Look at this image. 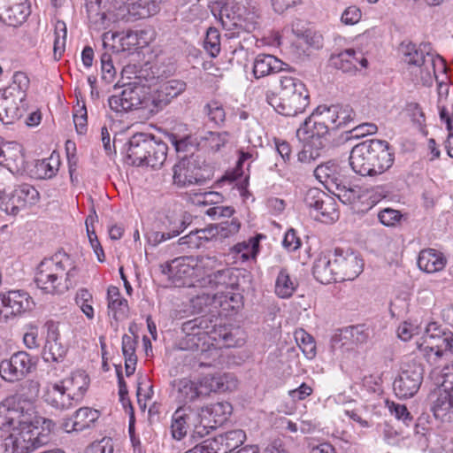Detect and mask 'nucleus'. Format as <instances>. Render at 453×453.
<instances>
[{"mask_svg": "<svg viewBox=\"0 0 453 453\" xmlns=\"http://www.w3.org/2000/svg\"><path fill=\"white\" fill-rule=\"evenodd\" d=\"M268 104L280 114L284 116H296L303 112L309 105V94L307 89L278 98L274 95H266Z\"/></svg>", "mask_w": 453, "mask_h": 453, "instance_id": "19", "label": "nucleus"}, {"mask_svg": "<svg viewBox=\"0 0 453 453\" xmlns=\"http://www.w3.org/2000/svg\"><path fill=\"white\" fill-rule=\"evenodd\" d=\"M24 99H17L7 95L5 90H0V120L11 124L22 116V104Z\"/></svg>", "mask_w": 453, "mask_h": 453, "instance_id": "32", "label": "nucleus"}, {"mask_svg": "<svg viewBox=\"0 0 453 453\" xmlns=\"http://www.w3.org/2000/svg\"><path fill=\"white\" fill-rule=\"evenodd\" d=\"M319 107L323 113L322 118L326 119L332 130L345 127L354 121L356 114L348 104H332L329 106L322 104L319 105Z\"/></svg>", "mask_w": 453, "mask_h": 453, "instance_id": "23", "label": "nucleus"}, {"mask_svg": "<svg viewBox=\"0 0 453 453\" xmlns=\"http://www.w3.org/2000/svg\"><path fill=\"white\" fill-rule=\"evenodd\" d=\"M181 18L188 23H193L203 19L205 11L198 3L192 4L185 11L180 12Z\"/></svg>", "mask_w": 453, "mask_h": 453, "instance_id": "61", "label": "nucleus"}, {"mask_svg": "<svg viewBox=\"0 0 453 453\" xmlns=\"http://www.w3.org/2000/svg\"><path fill=\"white\" fill-rule=\"evenodd\" d=\"M171 102L172 100L159 84L151 91H150V88L148 89V95H146L145 101V110H148L152 113L158 112L165 106H167Z\"/></svg>", "mask_w": 453, "mask_h": 453, "instance_id": "42", "label": "nucleus"}, {"mask_svg": "<svg viewBox=\"0 0 453 453\" xmlns=\"http://www.w3.org/2000/svg\"><path fill=\"white\" fill-rule=\"evenodd\" d=\"M113 446L110 440L104 438L95 441L86 448L84 453H112Z\"/></svg>", "mask_w": 453, "mask_h": 453, "instance_id": "64", "label": "nucleus"}, {"mask_svg": "<svg viewBox=\"0 0 453 453\" xmlns=\"http://www.w3.org/2000/svg\"><path fill=\"white\" fill-rule=\"evenodd\" d=\"M399 211L391 208H385L378 213L380 222L386 226H395L402 219Z\"/></svg>", "mask_w": 453, "mask_h": 453, "instance_id": "60", "label": "nucleus"}, {"mask_svg": "<svg viewBox=\"0 0 453 453\" xmlns=\"http://www.w3.org/2000/svg\"><path fill=\"white\" fill-rule=\"evenodd\" d=\"M322 116L323 113L318 106L297 129L296 136L299 141L315 148H325L330 127Z\"/></svg>", "mask_w": 453, "mask_h": 453, "instance_id": "12", "label": "nucleus"}, {"mask_svg": "<svg viewBox=\"0 0 453 453\" xmlns=\"http://www.w3.org/2000/svg\"><path fill=\"white\" fill-rule=\"evenodd\" d=\"M191 222L192 217L186 211H167L158 217L157 223L158 230L148 234V242L151 245L157 246L178 236Z\"/></svg>", "mask_w": 453, "mask_h": 453, "instance_id": "10", "label": "nucleus"}, {"mask_svg": "<svg viewBox=\"0 0 453 453\" xmlns=\"http://www.w3.org/2000/svg\"><path fill=\"white\" fill-rule=\"evenodd\" d=\"M357 60V52L352 49L342 51L337 55H333L330 58L331 65L343 73L356 71Z\"/></svg>", "mask_w": 453, "mask_h": 453, "instance_id": "43", "label": "nucleus"}, {"mask_svg": "<svg viewBox=\"0 0 453 453\" xmlns=\"http://www.w3.org/2000/svg\"><path fill=\"white\" fill-rule=\"evenodd\" d=\"M75 302L88 319H94L93 296L88 289H80L76 294Z\"/></svg>", "mask_w": 453, "mask_h": 453, "instance_id": "53", "label": "nucleus"}, {"mask_svg": "<svg viewBox=\"0 0 453 453\" xmlns=\"http://www.w3.org/2000/svg\"><path fill=\"white\" fill-rule=\"evenodd\" d=\"M98 418L99 413L96 410L88 407L80 408L73 416L72 429L83 431L88 428Z\"/></svg>", "mask_w": 453, "mask_h": 453, "instance_id": "45", "label": "nucleus"}, {"mask_svg": "<svg viewBox=\"0 0 453 453\" xmlns=\"http://www.w3.org/2000/svg\"><path fill=\"white\" fill-rule=\"evenodd\" d=\"M80 269L66 253H56L38 265L35 281L47 294H63L78 282Z\"/></svg>", "mask_w": 453, "mask_h": 453, "instance_id": "1", "label": "nucleus"}, {"mask_svg": "<svg viewBox=\"0 0 453 453\" xmlns=\"http://www.w3.org/2000/svg\"><path fill=\"white\" fill-rule=\"evenodd\" d=\"M58 165V160L53 157L39 160L35 165L36 174L41 179H50L56 175Z\"/></svg>", "mask_w": 453, "mask_h": 453, "instance_id": "52", "label": "nucleus"}, {"mask_svg": "<svg viewBox=\"0 0 453 453\" xmlns=\"http://www.w3.org/2000/svg\"><path fill=\"white\" fill-rule=\"evenodd\" d=\"M108 309L113 313V318L118 319V314H123L127 307V301L120 296L117 287L111 286L107 290Z\"/></svg>", "mask_w": 453, "mask_h": 453, "instance_id": "49", "label": "nucleus"}, {"mask_svg": "<svg viewBox=\"0 0 453 453\" xmlns=\"http://www.w3.org/2000/svg\"><path fill=\"white\" fill-rule=\"evenodd\" d=\"M431 411L437 419L453 422V391L442 388L435 395Z\"/></svg>", "mask_w": 453, "mask_h": 453, "instance_id": "33", "label": "nucleus"}, {"mask_svg": "<svg viewBox=\"0 0 453 453\" xmlns=\"http://www.w3.org/2000/svg\"><path fill=\"white\" fill-rule=\"evenodd\" d=\"M4 157L2 166L6 167L13 174H20L26 169L23 150L17 142H7L4 146Z\"/></svg>", "mask_w": 453, "mask_h": 453, "instance_id": "30", "label": "nucleus"}, {"mask_svg": "<svg viewBox=\"0 0 453 453\" xmlns=\"http://www.w3.org/2000/svg\"><path fill=\"white\" fill-rule=\"evenodd\" d=\"M203 113L207 116L209 121L217 126H221L226 121V111L223 104L216 100L208 102L203 106Z\"/></svg>", "mask_w": 453, "mask_h": 453, "instance_id": "51", "label": "nucleus"}, {"mask_svg": "<svg viewBox=\"0 0 453 453\" xmlns=\"http://www.w3.org/2000/svg\"><path fill=\"white\" fill-rule=\"evenodd\" d=\"M7 303L12 317L31 311L35 303L27 292L23 290H12L6 293Z\"/></svg>", "mask_w": 453, "mask_h": 453, "instance_id": "37", "label": "nucleus"}, {"mask_svg": "<svg viewBox=\"0 0 453 453\" xmlns=\"http://www.w3.org/2000/svg\"><path fill=\"white\" fill-rule=\"evenodd\" d=\"M194 260L196 276L205 274L204 280H208V275L213 273L214 270H219L221 264L216 256L202 255L194 257Z\"/></svg>", "mask_w": 453, "mask_h": 453, "instance_id": "46", "label": "nucleus"}, {"mask_svg": "<svg viewBox=\"0 0 453 453\" xmlns=\"http://www.w3.org/2000/svg\"><path fill=\"white\" fill-rule=\"evenodd\" d=\"M151 150H148L144 165L153 169L159 168L166 159L168 147L165 142L151 138Z\"/></svg>", "mask_w": 453, "mask_h": 453, "instance_id": "41", "label": "nucleus"}, {"mask_svg": "<svg viewBox=\"0 0 453 453\" xmlns=\"http://www.w3.org/2000/svg\"><path fill=\"white\" fill-rule=\"evenodd\" d=\"M194 261V257H177L167 264L163 272L173 283L184 284L183 280L196 275Z\"/></svg>", "mask_w": 453, "mask_h": 453, "instance_id": "26", "label": "nucleus"}, {"mask_svg": "<svg viewBox=\"0 0 453 453\" xmlns=\"http://www.w3.org/2000/svg\"><path fill=\"white\" fill-rule=\"evenodd\" d=\"M173 184L180 188L201 185L209 179L204 160L194 154L176 163L173 167Z\"/></svg>", "mask_w": 453, "mask_h": 453, "instance_id": "11", "label": "nucleus"}, {"mask_svg": "<svg viewBox=\"0 0 453 453\" xmlns=\"http://www.w3.org/2000/svg\"><path fill=\"white\" fill-rule=\"evenodd\" d=\"M369 336L368 332L364 326H353L346 327L335 334L331 340V346L334 350H349L353 349L354 345L361 344L366 342Z\"/></svg>", "mask_w": 453, "mask_h": 453, "instance_id": "22", "label": "nucleus"}, {"mask_svg": "<svg viewBox=\"0 0 453 453\" xmlns=\"http://www.w3.org/2000/svg\"><path fill=\"white\" fill-rule=\"evenodd\" d=\"M303 203L316 220L333 222L338 219L335 200L319 188H310L304 195Z\"/></svg>", "mask_w": 453, "mask_h": 453, "instance_id": "13", "label": "nucleus"}, {"mask_svg": "<svg viewBox=\"0 0 453 453\" xmlns=\"http://www.w3.org/2000/svg\"><path fill=\"white\" fill-rule=\"evenodd\" d=\"M203 324H206V320L203 318H196L182 324L181 331L185 336L180 342L181 349L191 350L198 349L206 334Z\"/></svg>", "mask_w": 453, "mask_h": 453, "instance_id": "24", "label": "nucleus"}, {"mask_svg": "<svg viewBox=\"0 0 453 453\" xmlns=\"http://www.w3.org/2000/svg\"><path fill=\"white\" fill-rule=\"evenodd\" d=\"M149 87L134 81L115 86V94L108 99L110 108L119 113L132 111L138 109L145 110L146 95Z\"/></svg>", "mask_w": 453, "mask_h": 453, "instance_id": "9", "label": "nucleus"}, {"mask_svg": "<svg viewBox=\"0 0 453 453\" xmlns=\"http://www.w3.org/2000/svg\"><path fill=\"white\" fill-rule=\"evenodd\" d=\"M417 347L429 363L437 366L440 361L448 360L453 355V332L435 322L429 323Z\"/></svg>", "mask_w": 453, "mask_h": 453, "instance_id": "7", "label": "nucleus"}, {"mask_svg": "<svg viewBox=\"0 0 453 453\" xmlns=\"http://www.w3.org/2000/svg\"><path fill=\"white\" fill-rule=\"evenodd\" d=\"M29 79L27 75L23 72H15L11 84L4 88L5 93L9 96H12L17 99H26L27 91L29 88Z\"/></svg>", "mask_w": 453, "mask_h": 453, "instance_id": "44", "label": "nucleus"}, {"mask_svg": "<svg viewBox=\"0 0 453 453\" xmlns=\"http://www.w3.org/2000/svg\"><path fill=\"white\" fill-rule=\"evenodd\" d=\"M29 15L27 0H0V20L8 26H20Z\"/></svg>", "mask_w": 453, "mask_h": 453, "instance_id": "21", "label": "nucleus"}, {"mask_svg": "<svg viewBox=\"0 0 453 453\" xmlns=\"http://www.w3.org/2000/svg\"><path fill=\"white\" fill-rule=\"evenodd\" d=\"M228 379L229 374L206 375L198 383L188 378L180 379L174 381L173 387L176 389V399L179 403H188L196 401L202 395H208L211 391H226L231 388Z\"/></svg>", "mask_w": 453, "mask_h": 453, "instance_id": "8", "label": "nucleus"}, {"mask_svg": "<svg viewBox=\"0 0 453 453\" xmlns=\"http://www.w3.org/2000/svg\"><path fill=\"white\" fill-rule=\"evenodd\" d=\"M298 281L286 268H280L274 282V293L282 299L289 298L298 288Z\"/></svg>", "mask_w": 453, "mask_h": 453, "instance_id": "38", "label": "nucleus"}, {"mask_svg": "<svg viewBox=\"0 0 453 453\" xmlns=\"http://www.w3.org/2000/svg\"><path fill=\"white\" fill-rule=\"evenodd\" d=\"M418 268L427 273H434L442 271L447 265L444 254L434 249L422 250L417 261Z\"/></svg>", "mask_w": 453, "mask_h": 453, "instance_id": "31", "label": "nucleus"}, {"mask_svg": "<svg viewBox=\"0 0 453 453\" xmlns=\"http://www.w3.org/2000/svg\"><path fill=\"white\" fill-rule=\"evenodd\" d=\"M151 135L143 133L134 134L128 142L127 156L131 165H144L148 150H151Z\"/></svg>", "mask_w": 453, "mask_h": 453, "instance_id": "25", "label": "nucleus"}, {"mask_svg": "<svg viewBox=\"0 0 453 453\" xmlns=\"http://www.w3.org/2000/svg\"><path fill=\"white\" fill-rule=\"evenodd\" d=\"M160 85L171 100L183 93L187 88L186 82L180 80H170L160 83Z\"/></svg>", "mask_w": 453, "mask_h": 453, "instance_id": "62", "label": "nucleus"}, {"mask_svg": "<svg viewBox=\"0 0 453 453\" xmlns=\"http://www.w3.org/2000/svg\"><path fill=\"white\" fill-rule=\"evenodd\" d=\"M204 49L211 57H216L220 51V35L217 28L210 27L204 39Z\"/></svg>", "mask_w": 453, "mask_h": 453, "instance_id": "56", "label": "nucleus"}, {"mask_svg": "<svg viewBox=\"0 0 453 453\" xmlns=\"http://www.w3.org/2000/svg\"><path fill=\"white\" fill-rule=\"evenodd\" d=\"M55 40H54V55L55 58L58 55V58L61 57L65 47V38H66V27L64 22L58 21L56 25V33H55Z\"/></svg>", "mask_w": 453, "mask_h": 453, "instance_id": "59", "label": "nucleus"}, {"mask_svg": "<svg viewBox=\"0 0 453 453\" xmlns=\"http://www.w3.org/2000/svg\"><path fill=\"white\" fill-rule=\"evenodd\" d=\"M218 232V239H226L236 234L241 227V223L236 219L223 221L219 224L214 225Z\"/></svg>", "mask_w": 453, "mask_h": 453, "instance_id": "58", "label": "nucleus"}, {"mask_svg": "<svg viewBox=\"0 0 453 453\" xmlns=\"http://www.w3.org/2000/svg\"><path fill=\"white\" fill-rule=\"evenodd\" d=\"M333 265L337 281L353 280L363 272L364 261L351 249L336 248L333 254Z\"/></svg>", "mask_w": 453, "mask_h": 453, "instance_id": "14", "label": "nucleus"}, {"mask_svg": "<svg viewBox=\"0 0 453 453\" xmlns=\"http://www.w3.org/2000/svg\"><path fill=\"white\" fill-rule=\"evenodd\" d=\"M35 362L32 357L26 351H18L8 359H4L0 363V376L8 382H16L23 380L29 374Z\"/></svg>", "mask_w": 453, "mask_h": 453, "instance_id": "16", "label": "nucleus"}, {"mask_svg": "<svg viewBox=\"0 0 453 453\" xmlns=\"http://www.w3.org/2000/svg\"><path fill=\"white\" fill-rule=\"evenodd\" d=\"M280 96L279 98H283L290 95H295L296 93L306 89L305 85L302 82V81L288 74L280 75Z\"/></svg>", "mask_w": 453, "mask_h": 453, "instance_id": "48", "label": "nucleus"}, {"mask_svg": "<svg viewBox=\"0 0 453 453\" xmlns=\"http://www.w3.org/2000/svg\"><path fill=\"white\" fill-rule=\"evenodd\" d=\"M42 399L51 408L65 411L77 404L59 380L49 381L42 389Z\"/></svg>", "mask_w": 453, "mask_h": 453, "instance_id": "20", "label": "nucleus"}, {"mask_svg": "<svg viewBox=\"0 0 453 453\" xmlns=\"http://www.w3.org/2000/svg\"><path fill=\"white\" fill-rule=\"evenodd\" d=\"M40 388L38 380H27L19 385L16 394L4 399L0 403V426L16 421L20 417H32Z\"/></svg>", "mask_w": 453, "mask_h": 453, "instance_id": "5", "label": "nucleus"}, {"mask_svg": "<svg viewBox=\"0 0 453 453\" xmlns=\"http://www.w3.org/2000/svg\"><path fill=\"white\" fill-rule=\"evenodd\" d=\"M86 11L93 29L101 31L111 27V18L102 11L101 0H86Z\"/></svg>", "mask_w": 453, "mask_h": 453, "instance_id": "35", "label": "nucleus"}, {"mask_svg": "<svg viewBox=\"0 0 453 453\" xmlns=\"http://www.w3.org/2000/svg\"><path fill=\"white\" fill-rule=\"evenodd\" d=\"M257 10L251 0H227L220 9L219 19L231 35H239L241 31L253 32L258 26Z\"/></svg>", "mask_w": 453, "mask_h": 453, "instance_id": "6", "label": "nucleus"}, {"mask_svg": "<svg viewBox=\"0 0 453 453\" xmlns=\"http://www.w3.org/2000/svg\"><path fill=\"white\" fill-rule=\"evenodd\" d=\"M47 334L42 351L45 362L59 364L64 361L67 353V346L63 343L60 334L59 324L52 320L45 324Z\"/></svg>", "mask_w": 453, "mask_h": 453, "instance_id": "18", "label": "nucleus"}, {"mask_svg": "<svg viewBox=\"0 0 453 453\" xmlns=\"http://www.w3.org/2000/svg\"><path fill=\"white\" fill-rule=\"evenodd\" d=\"M199 418V414L190 407H180L173 414L171 432L175 440L183 439L191 427L192 421Z\"/></svg>", "mask_w": 453, "mask_h": 453, "instance_id": "27", "label": "nucleus"}, {"mask_svg": "<svg viewBox=\"0 0 453 453\" xmlns=\"http://www.w3.org/2000/svg\"><path fill=\"white\" fill-rule=\"evenodd\" d=\"M314 176L329 192L344 180L341 167L332 161L319 165L314 169Z\"/></svg>", "mask_w": 453, "mask_h": 453, "instance_id": "28", "label": "nucleus"}, {"mask_svg": "<svg viewBox=\"0 0 453 453\" xmlns=\"http://www.w3.org/2000/svg\"><path fill=\"white\" fill-rule=\"evenodd\" d=\"M386 405L390 414L395 416L396 419L402 421L406 426H410L413 424V417L405 405L390 401H387Z\"/></svg>", "mask_w": 453, "mask_h": 453, "instance_id": "55", "label": "nucleus"}, {"mask_svg": "<svg viewBox=\"0 0 453 453\" xmlns=\"http://www.w3.org/2000/svg\"><path fill=\"white\" fill-rule=\"evenodd\" d=\"M102 78L107 82H111L115 76V67L112 63L111 54L104 52L101 55Z\"/></svg>", "mask_w": 453, "mask_h": 453, "instance_id": "63", "label": "nucleus"}, {"mask_svg": "<svg viewBox=\"0 0 453 453\" xmlns=\"http://www.w3.org/2000/svg\"><path fill=\"white\" fill-rule=\"evenodd\" d=\"M423 380V369L412 364L406 365L395 379L393 389L400 399H407L415 395Z\"/></svg>", "mask_w": 453, "mask_h": 453, "instance_id": "17", "label": "nucleus"}, {"mask_svg": "<svg viewBox=\"0 0 453 453\" xmlns=\"http://www.w3.org/2000/svg\"><path fill=\"white\" fill-rule=\"evenodd\" d=\"M39 200V192L30 184L23 183L10 194L0 192V209L9 215H17L27 206L35 204Z\"/></svg>", "mask_w": 453, "mask_h": 453, "instance_id": "15", "label": "nucleus"}, {"mask_svg": "<svg viewBox=\"0 0 453 453\" xmlns=\"http://www.w3.org/2000/svg\"><path fill=\"white\" fill-rule=\"evenodd\" d=\"M208 284L219 289L218 293H223L225 289H234L237 286V277L233 269L224 268L215 271L208 275Z\"/></svg>", "mask_w": 453, "mask_h": 453, "instance_id": "39", "label": "nucleus"}, {"mask_svg": "<svg viewBox=\"0 0 453 453\" xmlns=\"http://www.w3.org/2000/svg\"><path fill=\"white\" fill-rule=\"evenodd\" d=\"M402 52L403 60L408 65V72L416 84L431 86L434 80H437V69L445 72L443 58L432 52L429 43H408L402 46Z\"/></svg>", "mask_w": 453, "mask_h": 453, "instance_id": "3", "label": "nucleus"}, {"mask_svg": "<svg viewBox=\"0 0 453 453\" xmlns=\"http://www.w3.org/2000/svg\"><path fill=\"white\" fill-rule=\"evenodd\" d=\"M218 449V453H229L241 446L246 440V434L243 430H230L224 434H218L212 438Z\"/></svg>", "mask_w": 453, "mask_h": 453, "instance_id": "36", "label": "nucleus"}, {"mask_svg": "<svg viewBox=\"0 0 453 453\" xmlns=\"http://www.w3.org/2000/svg\"><path fill=\"white\" fill-rule=\"evenodd\" d=\"M59 381L73 398L76 404H80L89 386L88 376L82 371H77Z\"/></svg>", "mask_w": 453, "mask_h": 453, "instance_id": "29", "label": "nucleus"}, {"mask_svg": "<svg viewBox=\"0 0 453 453\" xmlns=\"http://www.w3.org/2000/svg\"><path fill=\"white\" fill-rule=\"evenodd\" d=\"M281 60L269 54H259L253 62V74L259 79L280 72L284 69Z\"/></svg>", "mask_w": 453, "mask_h": 453, "instance_id": "34", "label": "nucleus"}, {"mask_svg": "<svg viewBox=\"0 0 453 453\" xmlns=\"http://www.w3.org/2000/svg\"><path fill=\"white\" fill-rule=\"evenodd\" d=\"M295 339L305 357L312 360L317 355L314 338L305 330L299 328L295 332Z\"/></svg>", "mask_w": 453, "mask_h": 453, "instance_id": "47", "label": "nucleus"}, {"mask_svg": "<svg viewBox=\"0 0 453 453\" xmlns=\"http://www.w3.org/2000/svg\"><path fill=\"white\" fill-rule=\"evenodd\" d=\"M7 428L12 431L4 441V453H29L50 441L49 433L35 426L32 417H20L16 421L0 426V429Z\"/></svg>", "mask_w": 453, "mask_h": 453, "instance_id": "4", "label": "nucleus"}, {"mask_svg": "<svg viewBox=\"0 0 453 453\" xmlns=\"http://www.w3.org/2000/svg\"><path fill=\"white\" fill-rule=\"evenodd\" d=\"M234 250L236 253L241 254L242 258L244 260L255 257L258 251V239L250 238L249 242L237 243Z\"/></svg>", "mask_w": 453, "mask_h": 453, "instance_id": "57", "label": "nucleus"}, {"mask_svg": "<svg viewBox=\"0 0 453 453\" xmlns=\"http://www.w3.org/2000/svg\"><path fill=\"white\" fill-rule=\"evenodd\" d=\"M395 162V150L384 140L370 139L355 145L349 155L352 170L363 177L380 175Z\"/></svg>", "mask_w": 453, "mask_h": 453, "instance_id": "2", "label": "nucleus"}, {"mask_svg": "<svg viewBox=\"0 0 453 453\" xmlns=\"http://www.w3.org/2000/svg\"><path fill=\"white\" fill-rule=\"evenodd\" d=\"M312 273L315 279L322 284L337 281L333 265V256H319L314 262Z\"/></svg>", "mask_w": 453, "mask_h": 453, "instance_id": "40", "label": "nucleus"}, {"mask_svg": "<svg viewBox=\"0 0 453 453\" xmlns=\"http://www.w3.org/2000/svg\"><path fill=\"white\" fill-rule=\"evenodd\" d=\"M229 140L227 132H206L201 136L203 146L216 152L219 151Z\"/></svg>", "mask_w": 453, "mask_h": 453, "instance_id": "50", "label": "nucleus"}, {"mask_svg": "<svg viewBox=\"0 0 453 453\" xmlns=\"http://www.w3.org/2000/svg\"><path fill=\"white\" fill-rule=\"evenodd\" d=\"M332 190L334 196L345 204H351L359 198V190L354 188L348 187L344 180L340 183L339 187H336Z\"/></svg>", "mask_w": 453, "mask_h": 453, "instance_id": "54", "label": "nucleus"}]
</instances>
